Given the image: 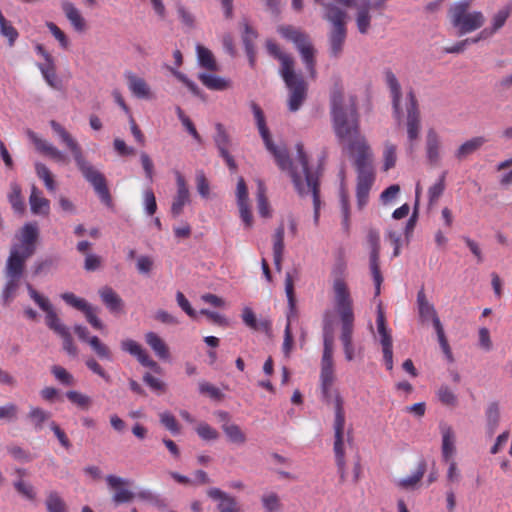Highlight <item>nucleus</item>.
I'll return each instance as SVG.
<instances>
[{"mask_svg": "<svg viewBox=\"0 0 512 512\" xmlns=\"http://www.w3.org/2000/svg\"><path fill=\"white\" fill-rule=\"evenodd\" d=\"M251 108L264 144L267 150L274 156L279 168L289 172L294 187L300 196L308 194L312 195L314 205V222L315 224H318L321 204L319 195V172L310 170L303 144L297 143L296 145L297 160L300 164V171H298L296 167L292 166V162L287 151L285 149L278 148L273 143L262 109L256 103H252Z\"/></svg>", "mask_w": 512, "mask_h": 512, "instance_id": "nucleus-1", "label": "nucleus"}, {"mask_svg": "<svg viewBox=\"0 0 512 512\" xmlns=\"http://www.w3.org/2000/svg\"><path fill=\"white\" fill-rule=\"evenodd\" d=\"M332 128L340 144L347 147L358 139H365L360 131V116L354 96L345 98L342 89L335 87L331 93Z\"/></svg>", "mask_w": 512, "mask_h": 512, "instance_id": "nucleus-2", "label": "nucleus"}, {"mask_svg": "<svg viewBox=\"0 0 512 512\" xmlns=\"http://www.w3.org/2000/svg\"><path fill=\"white\" fill-rule=\"evenodd\" d=\"M53 131L60 137L62 142L71 151L74 160L83 177L93 186L100 200L108 207L112 206V197L107 186L105 176L95 169L83 156L81 147L77 141L55 120L50 121Z\"/></svg>", "mask_w": 512, "mask_h": 512, "instance_id": "nucleus-3", "label": "nucleus"}, {"mask_svg": "<svg viewBox=\"0 0 512 512\" xmlns=\"http://www.w3.org/2000/svg\"><path fill=\"white\" fill-rule=\"evenodd\" d=\"M266 47L270 55L281 62V75L289 89L288 107L291 112L297 111L307 97V83L301 75L294 71V59L281 51L273 41L268 40Z\"/></svg>", "mask_w": 512, "mask_h": 512, "instance_id": "nucleus-4", "label": "nucleus"}, {"mask_svg": "<svg viewBox=\"0 0 512 512\" xmlns=\"http://www.w3.org/2000/svg\"><path fill=\"white\" fill-rule=\"evenodd\" d=\"M323 18L331 24L328 33L330 55L334 58H339L343 53L347 38L348 14L335 4H328L325 5Z\"/></svg>", "mask_w": 512, "mask_h": 512, "instance_id": "nucleus-5", "label": "nucleus"}, {"mask_svg": "<svg viewBox=\"0 0 512 512\" xmlns=\"http://www.w3.org/2000/svg\"><path fill=\"white\" fill-rule=\"evenodd\" d=\"M469 1H460L450 9L451 22L460 35L473 32L483 26L485 17L480 11L469 12Z\"/></svg>", "mask_w": 512, "mask_h": 512, "instance_id": "nucleus-6", "label": "nucleus"}, {"mask_svg": "<svg viewBox=\"0 0 512 512\" xmlns=\"http://www.w3.org/2000/svg\"><path fill=\"white\" fill-rule=\"evenodd\" d=\"M323 355L321 359V391L326 400L331 397V388L334 383V363H333V335L331 331L325 330L323 337Z\"/></svg>", "mask_w": 512, "mask_h": 512, "instance_id": "nucleus-7", "label": "nucleus"}, {"mask_svg": "<svg viewBox=\"0 0 512 512\" xmlns=\"http://www.w3.org/2000/svg\"><path fill=\"white\" fill-rule=\"evenodd\" d=\"M331 275L333 277V292L334 302H352L350 291L348 289L345 278L347 276V261L345 252L340 249L335 258V263L332 267Z\"/></svg>", "mask_w": 512, "mask_h": 512, "instance_id": "nucleus-8", "label": "nucleus"}, {"mask_svg": "<svg viewBox=\"0 0 512 512\" xmlns=\"http://www.w3.org/2000/svg\"><path fill=\"white\" fill-rule=\"evenodd\" d=\"M353 156L357 176H375L373 155L366 139H358L347 147Z\"/></svg>", "mask_w": 512, "mask_h": 512, "instance_id": "nucleus-9", "label": "nucleus"}, {"mask_svg": "<svg viewBox=\"0 0 512 512\" xmlns=\"http://www.w3.org/2000/svg\"><path fill=\"white\" fill-rule=\"evenodd\" d=\"M335 420H334V452L336 462L341 474L343 475V469L345 465V452L343 444L344 426H345V412L343 407V399L339 393L335 395Z\"/></svg>", "mask_w": 512, "mask_h": 512, "instance_id": "nucleus-10", "label": "nucleus"}, {"mask_svg": "<svg viewBox=\"0 0 512 512\" xmlns=\"http://www.w3.org/2000/svg\"><path fill=\"white\" fill-rule=\"evenodd\" d=\"M27 290L31 299L45 312L46 325L59 336L67 332L69 328L61 322L49 299L41 295L29 283L27 284Z\"/></svg>", "mask_w": 512, "mask_h": 512, "instance_id": "nucleus-11", "label": "nucleus"}, {"mask_svg": "<svg viewBox=\"0 0 512 512\" xmlns=\"http://www.w3.org/2000/svg\"><path fill=\"white\" fill-rule=\"evenodd\" d=\"M285 292L288 299L289 311L287 313V324L284 330V341H283V352L286 356H289L293 349V334L291 330V322L294 317L297 316L296 311V300L294 294V282L290 273L286 274L285 277Z\"/></svg>", "mask_w": 512, "mask_h": 512, "instance_id": "nucleus-12", "label": "nucleus"}, {"mask_svg": "<svg viewBox=\"0 0 512 512\" xmlns=\"http://www.w3.org/2000/svg\"><path fill=\"white\" fill-rule=\"evenodd\" d=\"M61 298L66 304L83 312L87 322L96 330H103L104 324L98 318V308L89 304L85 299L77 297L74 293L65 292L61 294Z\"/></svg>", "mask_w": 512, "mask_h": 512, "instance_id": "nucleus-13", "label": "nucleus"}, {"mask_svg": "<svg viewBox=\"0 0 512 512\" xmlns=\"http://www.w3.org/2000/svg\"><path fill=\"white\" fill-rule=\"evenodd\" d=\"M367 245L370 249V269L375 284V294L379 295L383 277L379 266L380 236L376 230H369L367 234Z\"/></svg>", "mask_w": 512, "mask_h": 512, "instance_id": "nucleus-14", "label": "nucleus"}, {"mask_svg": "<svg viewBox=\"0 0 512 512\" xmlns=\"http://www.w3.org/2000/svg\"><path fill=\"white\" fill-rule=\"evenodd\" d=\"M377 330L380 336L384 363L387 370L393 369V345L392 336L386 326V319L383 310L379 307L376 318Z\"/></svg>", "mask_w": 512, "mask_h": 512, "instance_id": "nucleus-15", "label": "nucleus"}, {"mask_svg": "<svg viewBox=\"0 0 512 512\" xmlns=\"http://www.w3.org/2000/svg\"><path fill=\"white\" fill-rule=\"evenodd\" d=\"M335 308L341 320V342L343 345L353 344L352 334L354 325L353 301L335 303Z\"/></svg>", "mask_w": 512, "mask_h": 512, "instance_id": "nucleus-16", "label": "nucleus"}, {"mask_svg": "<svg viewBox=\"0 0 512 512\" xmlns=\"http://www.w3.org/2000/svg\"><path fill=\"white\" fill-rule=\"evenodd\" d=\"M416 304L419 321L422 324H426L431 321L434 329L443 326L435 306L428 300L423 287L417 292Z\"/></svg>", "mask_w": 512, "mask_h": 512, "instance_id": "nucleus-17", "label": "nucleus"}, {"mask_svg": "<svg viewBox=\"0 0 512 512\" xmlns=\"http://www.w3.org/2000/svg\"><path fill=\"white\" fill-rule=\"evenodd\" d=\"M407 100V135L409 141L412 143L419 137L421 128L420 112L418 108V102L413 91L408 92Z\"/></svg>", "mask_w": 512, "mask_h": 512, "instance_id": "nucleus-18", "label": "nucleus"}, {"mask_svg": "<svg viewBox=\"0 0 512 512\" xmlns=\"http://www.w3.org/2000/svg\"><path fill=\"white\" fill-rule=\"evenodd\" d=\"M74 332L81 341L89 344L91 349L96 353V355L100 359L107 361L113 360L111 349L105 343H103L97 336L90 337L87 327L79 324L75 325Z\"/></svg>", "mask_w": 512, "mask_h": 512, "instance_id": "nucleus-19", "label": "nucleus"}, {"mask_svg": "<svg viewBox=\"0 0 512 512\" xmlns=\"http://www.w3.org/2000/svg\"><path fill=\"white\" fill-rule=\"evenodd\" d=\"M106 482L108 487L115 491L112 497L115 504L128 503L133 500L134 493L128 489L132 484L130 480L115 475H108Z\"/></svg>", "mask_w": 512, "mask_h": 512, "instance_id": "nucleus-20", "label": "nucleus"}, {"mask_svg": "<svg viewBox=\"0 0 512 512\" xmlns=\"http://www.w3.org/2000/svg\"><path fill=\"white\" fill-rule=\"evenodd\" d=\"M39 237V228L36 222H28L20 229L18 239L22 252L26 253V256H32L36 250V243Z\"/></svg>", "mask_w": 512, "mask_h": 512, "instance_id": "nucleus-21", "label": "nucleus"}, {"mask_svg": "<svg viewBox=\"0 0 512 512\" xmlns=\"http://www.w3.org/2000/svg\"><path fill=\"white\" fill-rule=\"evenodd\" d=\"M31 256H26L25 252L18 246H12L5 266V276L21 278L25 269V263Z\"/></svg>", "mask_w": 512, "mask_h": 512, "instance_id": "nucleus-22", "label": "nucleus"}, {"mask_svg": "<svg viewBox=\"0 0 512 512\" xmlns=\"http://www.w3.org/2000/svg\"><path fill=\"white\" fill-rule=\"evenodd\" d=\"M121 349L132 356H135L139 363L159 373L161 368L156 361L150 358L143 347L132 339H126L121 342Z\"/></svg>", "mask_w": 512, "mask_h": 512, "instance_id": "nucleus-23", "label": "nucleus"}, {"mask_svg": "<svg viewBox=\"0 0 512 512\" xmlns=\"http://www.w3.org/2000/svg\"><path fill=\"white\" fill-rule=\"evenodd\" d=\"M177 192L171 205V214L178 217L182 214L183 208L190 202V193L185 178L180 172H176Z\"/></svg>", "mask_w": 512, "mask_h": 512, "instance_id": "nucleus-24", "label": "nucleus"}, {"mask_svg": "<svg viewBox=\"0 0 512 512\" xmlns=\"http://www.w3.org/2000/svg\"><path fill=\"white\" fill-rule=\"evenodd\" d=\"M207 495L212 500L218 501V512H242L237 499L219 488H210Z\"/></svg>", "mask_w": 512, "mask_h": 512, "instance_id": "nucleus-25", "label": "nucleus"}, {"mask_svg": "<svg viewBox=\"0 0 512 512\" xmlns=\"http://www.w3.org/2000/svg\"><path fill=\"white\" fill-rule=\"evenodd\" d=\"M352 7L356 8V26L360 34H367L371 27V9L373 4L371 0H355V5Z\"/></svg>", "mask_w": 512, "mask_h": 512, "instance_id": "nucleus-26", "label": "nucleus"}, {"mask_svg": "<svg viewBox=\"0 0 512 512\" xmlns=\"http://www.w3.org/2000/svg\"><path fill=\"white\" fill-rule=\"evenodd\" d=\"M125 78L127 85L132 93L138 99L150 100L154 98V94L151 91L149 84L142 77L137 76L132 72H126Z\"/></svg>", "mask_w": 512, "mask_h": 512, "instance_id": "nucleus-27", "label": "nucleus"}, {"mask_svg": "<svg viewBox=\"0 0 512 512\" xmlns=\"http://www.w3.org/2000/svg\"><path fill=\"white\" fill-rule=\"evenodd\" d=\"M27 134H28V137L31 139V141L34 143V145L38 151L49 156L51 159L55 160L56 162H59V163L67 162L66 155L62 151H60L58 148L53 146L51 143L39 138L38 135L31 130H28Z\"/></svg>", "mask_w": 512, "mask_h": 512, "instance_id": "nucleus-28", "label": "nucleus"}, {"mask_svg": "<svg viewBox=\"0 0 512 512\" xmlns=\"http://www.w3.org/2000/svg\"><path fill=\"white\" fill-rule=\"evenodd\" d=\"M385 80H386V84L391 93L394 115L397 118V120H400L401 114H402V111L400 108V100H401V96H402L401 86H400L395 74L391 70H387L385 72Z\"/></svg>", "mask_w": 512, "mask_h": 512, "instance_id": "nucleus-29", "label": "nucleus"}, {"mask_svg": "<svg viewBox=\"0 0 512 512\" xmlns=\"http://www.w3.org/2000/svg\"><path fill=\"white\" fill-rule=\"evenodd\" d=\"M29 204L34 215L48 216L50 213V201L43 197L42 192L35 185L31 188Z\"/></svg>", "mask_w": 512, "mask_h": 512, "instance_id": "nucleus-30", "label": "nucleus"}, {"mask_svg": "<svg viewBox=\"0 0 512 512\" xmlns=\"http://www.w3.org/2000/svg\"><path fill=\"white\" fill-rule=\"evenodd\" d=\"M61 8L76 32L82 33L87 29L86 20L73 3L63 1Z\"/></svg>", "mask_w": 512, "mask_h": 512, "instance_id": "nucleus-31", "label": "nucleus"}, {"mask_svg": "<svg viewBox=\"0 0 512 512\" xmlns=\"http://www.w3.org/2000/svg\"><path fill=\"white\" fill-rule=\"evenodd\" d=\"M442 434V456L445 461H450L455 453V434L451 426L440 424Z\"/></svg>", "mask_w": 512, "mask_h": 512, "instance_id": "nucleus-32", "label": "nucleus"}, {"mask_svg": "<svg viewBox=\"0 0 512 512\" xmlns=\"http://www.w3.org/2000/svg\"><path fill=\"white\" fill-rule=\"evenodd\" d=\"M427 470V463L424 460L418 462L416 470L411 476L402 478L396 482V485L402 490H414L418 487L421 479Z\"/></svg>", "mask_w": 512, "mask_h": 512, "instance_id": "nucleus-33", "label": "nucleus"}, {"mask_svg": "<svg viewBox=\"0 0 512 512\" xmlns=\"http://www.w3.org/2000/svg\"><path fill=\"white\" fill-rule=\"evenodd\" d=\"M99 295L110 312L117 313L122 311L124 306L123 300L111 287H102L99 290Z\"/></svg>", "mask_w": 512, "mask_h": 512, "instance_id": "nucleus-34", "label": "nucleus"}, {"mask_svg": "<svg viewBox=\"0 0 512 512\" xmlns=\"http://www.w3.org/2000/svg\"><path fill=\"white\" fill-rule=\"evenodd\" d=\"M242 320L244 324L252 330L268 333L271 330L272 323L268 319L257 320L252 309L246 307L242 312Z\"/></svg>", "mask_w": 512, "mask_h": 512, "instance_id": "nucleus-35", "label": "nucleus"}, {"mask_svg": "<svg viewBox=\"0 0 512 512\" xmlns=\"http://www.w3.org/2000/svg\"><path fill=\"white\" fill-rule=\"evenodd\" d=\"M284 226H278L273 234V258L277 271H281L284 253Z\"/></svg>", "mask_w": 512, "mask_h": 512, "instance_id": "nucleus-36", "label": "nucleus"}, {"mask_svg": "<svg viewBox=\"0 0 512 512\" xmlns=\"http://www.w3.org/2000/svg\"><path fill=\"white\" fill-rule=\"evenodd\" d=\"M297 50L299 51L301 58L306 66V69L312 77H315V48L308 38L306 41L298 45Z\"/></svg>", "mask_w": 512, "mask_h": 512, "instance_id": "nucleus-37", "label": "nucleus"}, {"mask_svg": "<svg viewBox=\"0 0 512 512\" xmlns=\"http://www.w3.org/2000/svg\"><path fill=\"white\" fill-rule=\"evenodd\" d=\"M145 341L158 358L167 360L170 357L167 344L155 332H147L145 334Z\"/></svg>", "mask_w": 512, "mask_h": 512, "instance_id": "nucleus-38", "label": "nucleus"}, {"mask_svg": "<svg viewBox=\"0 0 512 512\" xmlns=\"http://www.w3.org/2000/svg\"><path fill=\"white\" fill-rule=\"evenodd\" d=\"M486 142L487 139L484 136L473 137L459 146L455 152V157L458 160H463L479 150Z\"/></svg>", "mask_w": 512, "mask_h": 512, "instance_id": "nucleus-39", "label": "nucleus"}, {"mask_svg": "<svg viewBox=\"0 0 512 512\" xmlns=\"http://www.w3.org/2000/svg\"><path fill=\"white\" fill-rule=\"evenodd\" d=\"M374 180L375 176H357V203L360 209L368 202L369 192Z\"/></svg>", "mask_w": 512, "mask_h": 512, "instance_id": "nucleus-40", "label": "nucleus"}, {"mask_svg": "<svg viewBox=\"0 0 512 512\" xmlns=\"http://www.w3.org/2000/svg\"><path fill=\"white\" fill-rule=\"evenodd\" d=\"M221 428L229 442L240 446L247 442V435L239 425L234 423H223Z\"/></svg>", "mask_w": 512, "mask_h": 512, "instance_id": "nucleus-41", "label": "nucleus"}, {"mask_svg": "<svg viewBox=\"0 0 512 512\" xmlns=\"http://www.w3.org/2000/svg\"><path fill=\"white\" fill-rule=\"evenodd\" d=\"M198 79L210 90L223 91L230 87L229 80L213 74L200 73Z\"/></svg>", "mask_w": 512, "mask_h": 512, "instance_id": "nucleus-42", "label": "nucleus"}, {"mask_svg": "<svg viewBox=\"0 0 512 512\" xmlns=\"http://www.w3.org/2000/svg\"><path fill=\"white\" fill-rule=\"evenodd\" d=\"M440 138L434 129H429L426 136V154L431 163L439 160Z\"/></svg>", "mask_w": 512, "mask_h": 512, "instance_id": "nucleus-43", "label": "nucleus"}, {"mask_svg": "<svg viewBox=\"0 0 512 512\" xmlns=\"http://www.w3.org/2000/svg\"><path fill=\"white\" fill-rule=\"evenodd\" d=\"M197 58L199 65L211 72L218 71V65L215 60L213 53L203 45L198 44L196 46Z\"/></svg>", "mask_w": 512, "mask_h": 512, "instance_id": "nucleus-44", "label": "nucleus"}, {"mask_svg": "<svg viewBox=\"0 0 512 512\" xmlns=\"http://www.w3.org/2000/svg\"><path fill=\"white\" fill-rule=\"evenodd\" d=\"M8 200L15 212L23 213L25 211V203L22 198L21 187L18 183L12 182L10 184Z\"/></svg>", "mask_w": 512, "mask_h": 512, "instance_id": "nucleus-45", "label": "nucleus"}, {"mask_svg": "<svg viewBox=\"0 0 512 512\" xmlns=\"http://www.w3.org/2000/svg\"><path fill=\"white\" fill-rule=\"evenodd\" d=\"M487 430L490 435L494 434L500 420V410L497 402H491L486 408Z\"/></svg>", "mask_w": 512, "mask_h": 512, "instance_id": "nucleus-46", "label": "nucleus"}, {"mask_svg": "<svg viewBox=\"0 0 512 512\" xmlns=\"http://www.w3.org/2000/svg\"><path fill=\"white\" fill-rule=\"evenodd\" d=\"M38 68L40 69V71L43 75V78L45 79V81L47 82V84L50 87H52L54 89L60 88L59 81L57 79L54 60L50 61L48 63L39 64Z\"/></svg>", "mask_w": 512, "mask_h": 512, "instance_id": "nucleus-47", "label": "nucleus"}, {"mask_svg": "<svg viewBox=\"0 0 512 512\" xmlns=\"http://www.w3.org/2000/svg\"><path fill=\"white\" fill-rule=\"evenodd\" d=\"M512 12V3H508L506 6H504L502 9H500L492 18V28L491 30H488L487 35H492L499 29H501L508 17L510 16Z\"/></svg>", "mask_w": 512, "mask_h": 512, "instance_id": "nucleus-48", "label": "nucleus"}, {"mask_svg": "<svg viewBox=\"0 0 512 512\" xmlns=\"http://www.w3.org/2000/svg\"><path fill=\"white\" fill-rule=\"evenodd\" d=\"M35 170L37 176L44 182L48 191L54 192L56 190V182L54 176L48 167L42 163H36Z\"/></svg>", "mask_w": 512, "mask_h": 512, "instance_id": "nucleus-49", "label": "nucleus"}, {"mask_svg": "<svg viewBox=\"0 0 512 512\" xmlns=\"http://www.w3.org/2000/svg\"><path fill=\"white\" fill-rule=\"evenodd\" d=\"M257 208L259 214L266 218L270 216V209H269V202L266 197V187L262 181H258V188H257Z\"/></svg>", "mask_w": 512, "mask_h": 512, "instance_id": "nucleus-50", "label": "nucleus"}, {"mask_svg": "<svg viewBox=\"0 0 512 512\" xmlns=\"http://www.w3.org/2000/svg\"><path fill=\"white\" fill-rule=\"evenodd\" d=\"M45 505L48 512H67L65 501L58 492L52 491L47 495Z\"/></svg>", "mask_w": 512, "mask_h": 512, "instance_id": "nucleus-51", "label": "nucleus"}, {"mask_svg": "<svg viewBox=\"0 0 512 512\" xmlns=\"http://www.w3.org/2000/svg\"><path fill=\"white\" fill-rule=\"evenodd\" d=\"M279 32L284 38L292 41L296 45V47L309 38L308 35L302 33L301 31L295 29L292 26L280 27Z\"/></svg>", "mask_w": 512, "mask_h": 512, "instance_id": "nucleus-52", "label": "nucleus"}, {"mask_svg": "<svg viewBox=\"0 0 512 512\" xmlns=\"http://www.w3.org/2000/svg\"><path fill=\"white\" fill-rule=\"evenodd\" d=\"M215 129L216 134L214 136V141L219 150V153L228 151V147L230 145V138L224 126L221 123H217Z\"/></svg>", "mask_w": 512, "mask_h": 512, "instance_id": "nucleus-53", "label": "nucleus"}, {"mask_svg": "<svg viewBox=\"0 0 512 512\" xmlns=\"http://www.w3.org/2000/svg\"><path fill=\"white\" fill-rule=\"evenodd\" d=\"M66 397L71 403L83 410H88L92 404V400L89 396L78 391H68Z\"/></svg>", "mask_w": 512, "mask_h": 512, "instance_id": "nucleus-54", "label": "nucleus"}, {"mask_svg": "<svg viewBox=\"0 0 512 512\" xmlns=\"http://www.w3.org/2000/svg\"><path fill=\"white\" fill-rule=\"evenodd\" d=\"M28 418L33 423L35 429H42L43 423L50 418V413L40 407H32L28 413Z\"/></svg>", "mask_w": 512, "mask_h": 512, "instance_id": "nucleus-55", "label": "nucleus"}, {"mask_svg": "<svg viewBox=\"0 0 512 512\" xmlns=\"http://www.w3.org/2000/svg\"><path fill=\"white\" fill-rule=\"evenodd\" d=\"M437 397L445 406L455 407L458 403L457 396L447 385H441L439 387Z\"/></svg>", "mask_w": 512, "mask_h": 512, "instance_id": "nucleus-56", "label": "nucleus"}, {"mask_svg": "<svg viewBox=\"0 0 512 512\" xmlns=\"http://www.w3.org/2000/svg\"><path fill=\"white\" fill-rule=\"evenodd\" d=\"M7 282L5 284V287L2 291V299L4 304H8L15 296V293L19 287V282L21 278H14V277H6Z\"/></svg>", "mask_w": 512, "mask_h": 512, "instance_id": "nucleus-57", "label": "nucleus"}, {"mask_svg": "<svg viewBox=\"0 0 512 512\" xmlns=\"http://www.w3.org/2000/svg\"><path fill=\"white\" fill-rule=\"evenodd\" d=\"M445 177L446 172H443L438 181L429 188L428 197L430 204L437 202L439 197L443 194L445 190Z\"/></svg>", "mask_w": 512, "mask_h": 512, "instance_id": "nucleus-58", "label": "nucleus"}, {"mask_svg": "<svg viewBox=\"0 0 512 512\" xmlns=\"http://www.w3.org/2000/svg\"><path fill=\"white\" fill-rule=\"evenodd\" d=\"M46 27L49 29L54 38L59 42L62 49L67 50L70 42L66 34L53 22H46Z\"/></svg>", "mask_w": 512, "mask_h": 512, "instance_id": "nucleus-59", "label": "nucleus"}, {"mask_svg": "<svg viewBox=\"0 0 512 512\" xmlns=\"http://www.w3.org/2000/svg\"><path fill=\"white\" fill-rule=\"evenodd\" d=\"M51 372L54 377L62 384L71 386L74 384V377L71 373H69L64 367L59 365H54L51 368Z\"/></svg>", "mask_w": 512, "mask_h": 512, "instance_id": "nucleus-60", "label": "nucleus"}, {"mask_svg": "<svg viewBox=\"0 0 512 512\" xmlns=\"http://www.w3.org/2000/svg\"><path fill=\"white\" fill-rule=\"evenodd\" d=\"M13 485L16 491L26 499L30 501H34L36 499V491L30 483L18 480L15 481Z\"/></svg>", "mask_w": 512, "mask_h": 512, "instance_id": "nucleus-61", "label": "nucleus"}, {"mask_svg": "<svg viewBox=\"0 0 512 512\" xmlns=\"http://www.w3.org/2000/svg\"><path fill=\"white\" fill-rule=\"evenodd\" d=\"M199 392L203 395H208L214 400H221L223 398L221 390L207 381L199 382Z\"/></svg>", "mask_w": 512, "mask_h": 512, "instance_id": "nucleus-62", "label": "nucleus"}, {"mask_svg": "<svg viewBox=\"0 0 512 512\" xmlns=\"http://www.w3.org/2000/svg\"><path fill=\"white\" fill-rule=\"evenodd\" d=\"M196 432L200 438L206 441L216 440L219 437L218 431L215 428L211 427L209 424L204 422L200 423L197 426Z\"/></svg>", "mask_w": 512, "mask_h": 512, "instance_id": "nucleus-63", "label": "nucleus"}, {"mask_svg": "<svg viewBox=\"0 0 512 512\" xmlns=\"http://www.w3.org/2000/svg\"><path fill=\"white\" fill-rule=\"evenodd\" d=\"M261 501L268 512H276L281 507L280 499L276 493L263 495Z\"/></svg>", "mask_w": 512, "mask_h": 512, "instance_id": "nucleus-64", "label": "nucleus"}]
</instances>
